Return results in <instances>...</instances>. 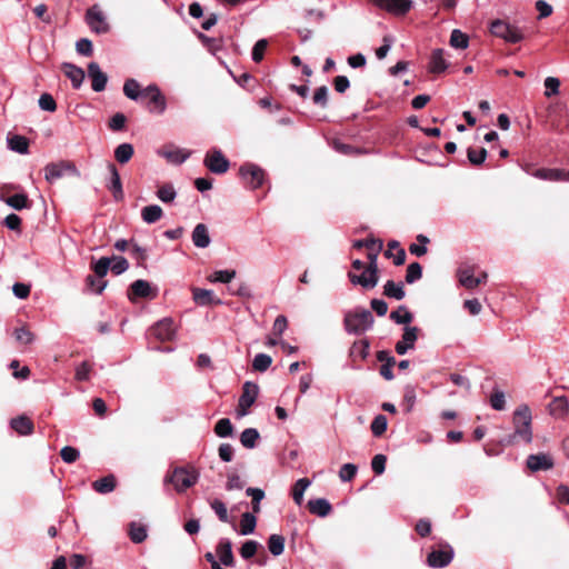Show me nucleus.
<instances>
[{
  "label": "nucleus",
  "instance_id": "f257e3e1",
  "mask_svg": "<svg viewBox=\"0 0 569 569\" xmlns=\"http://www.w3.org/2000/svg\"><path fill=\"white\" fill-rule=\"evenodd\" d=\"M531 420L530 408L527 405H520L513 412L512 422L515 431L507 440V443L517 441L530 443L532 441Z\"/></svg>",
  "mask_w": 569,
  "mask_h": 569
},
{
  "label": "nucleus",
  "instance_id": "f03ea898",
  "mask_svg": "<svg viewBox=\"0 0 569 569\" xmlns=\"http://www.w3.org/2000/svg\"><path fill=\"white\" fill-rule=\"evenodd\" d=\"M373 325V316L366 308H355L345 313L343 327L349 335H362Z\"/></svg>",
  "mask_w": 569,
  "mask_h": 569
},
{
  "label": "nucleus",
  "instance_id": "7ed1b4c3",
  "mask_svg": "<svg viewBox=\"0 0 569 569\" xmlns=\"http://www.w3.org/2000/svg\"><path fill=\"white\" fill-rule=\"evenodd\" d=\"M198 479L199 472L194 469L177 467L166 477L164 481L172 483L178 492H182L196 485Z\"/></svg>",
  "mask_w": 569,
  "mask_h": 569
},
{
  "label": "nucleus",
  "instance_id": "20e7f679",
  "mask_svg": "<svg viewBox=\"0 0 569 569\" xmlns=\"http://www.w3.org/2000/svg\"><path fill=\"white\" fill-rule=\"evenodd\" d=\"M490 32L495 37L501 38L508 43H518L525 38L520 28L501 19H496L490 23Z\"/></svg>",
  "mask_w": 569,
  "mask_h": 569
},
{
  "label": "nucleus",
  "instance_id": "39448f33",
  "mask_svg": "<svg viewBox=\"0 0 569 569\" xmlns=\"http://www.w3.org/2000/svg\"><path fill=\"white\" fill-rule=\"evenodd\" d=\"M258 395L259 387L257 383L251 381H246L243 383L242 393L236 409L237 418L246 417L249 413V409L256 402Z\"/></svg>",
  "mask_w": 569,
  "mask_h": 569
},
{
  "label": "nucleus",
  "instance_id": "423d86ee",
  "mask_svg": "<svg viewBox=\"0 0 569 569\" xmlns=\"http://www.w3.org/2000/svg\"><path fill=\"white\" fill-rule=\"evenodd\" d=\"M86 22L90 30L97 34H104L110 30L107 17L98 4H94L87 10Z\"/></svg>",
  "mask_w": 569,
  "mask_h": 569
},
{
  "label": "nucleus",
  "instance_id": "0eeeda50",
  "mask_svg": "<svg viewBox=\"0 0 569 569\" xmlns=\"http://www.w3.org/2000/svg\"><path fill=\"white\" fill-rule=\"evenodd\" d=\"M453 556V548L448 542H441L438 549L429 552L427 563L431 568H445L452 561Z\"/></svg>",
  "mask_w": 569,
  "mask_h": 569
},
{
  "label": "nucleus",
  "instance_id": "6e6552de",
  "mask_svg": "<svg viewBox=\"0 0 569 569\" xmlns=\"http://www.w3.org/2000/svg\"><path fill=\"white\" fill-rule=\"evenodd\" d=\"M239 172L251 189H258L262 186L266 173L259 166L247 162L240 167Z\"/></svg>",
  "mask_w": 569,
  "mask_h": 569
},
{
  "label": "nucleus",
  "instance_id": "1a4fd4ad",
  "mask_svg": "<svg viewBox=\"0 0 569 569\" xmlns=\"http://www.w3.org/2000/svg\"><path fill=\"white\" fill-rule=\"evenodd\" d=\"M204 166L216 174H222L229 169V160L219 149H212L206 154Z\"/></svg>",
  "mask_w": 569,
  "mask_h": 569
},
{
  "label": "nucleus",
  "instance_id": "9d476101",
  "mask_svg": "<svg viewBox=\"0 0 569 569\" xmlns=\"http://www.w3.org/2000/svg\"><path fill=\"white\" fill-rule=\"evenodd\" d=\"M107 169L109 172V179L106 182V187L112 193V197L116 201H121L124 198V193L119 171L117 167L111 162L108 163Z\"/></svg>",
  "mask_w": 569,
  "mask_h": 569
},
{
  "label": "nucleus",
  "instance_id": "9b49d317",
  "mask_svg": "<svg viewBox=\"0 0 569 569\" xmlns=\"http://www.w3.org/2000/svg\"><path fill=\"white\" fill-rule=\"evenodd\" d=\"M149 332L160 341H169L173 339L176 335V328L171 319L164 318L153 325Z\"/></svg>",
  "mask_w": 569,
  "mask_h": 569
},
{
  "label": "nucleus",
  "instance_id": "f8f14e48",
  "mask_svg": "<svg viewBox=\"0 0 569 569\" xmlns=\"http://www.w3.org/2000/svg\"><path fill=\"white\" fill-rule=\"evenodd\" d=\"M348 278L352 284L361 286L363 289H373L379 282V274L369 271L368 268H366L360 274L349 271Z\"/></svg>",
  "mask_w": 569,
  "mask_h": 569
},
{
  "label": "nucleus",
  "instance_id": "ddd939ff",
  "mask_svg": "<svg viewBox=\"0 0 569 569\" xmlns=\"http://www.w3.org/2000/svg\"><path fill=\"white\" fill-rule=\"evenodd\" d=\"M88 76L91 79V88L94 92H101L106 89L108 77L97 62L88 64Z\"/></svg>",
  "mask_w": 569,
  "mask_h": 569
},
{
  "label": "nucleus",
  "instance_id": "4468645a",
  "mask_svg": "<svg viewBox=\"0 0 569 569\" xmlns=\"http://www.w3.org/2000/svg\"><path fill=\"white\" fill-rule=\"evenodd\" d=\"M419 328L417 327H405L402 340L396 343V352L400 356L407 353L409 349H413L415 342L418 339Z\"/></svg>",
  "mask_w": 569,
  "mask_h": 569
},
{
  "label": "nucleus",
  "instance_id": "2eb2a0df",
  "mask_svg": "<svg viewBox=\"0 0 569 569\" xmlns=\"http://www.w3.org/2000/svg\"><path fill=\"white\" fill-rule=\"evenodd\" d=\"M191 291L192 299L197 306L207 307L222 305V300L217 298L212 290L193 287Z\"/></svg>",
  "mask_w": 569,
  "mask_h": 569
},
{
  "label": "nucleus",
  "instance_id": "dca6fc26",
  "mask_svg": "<svg viewBox=\"0 0 569 569\" xmlns=\"http://www.w3.org/2000/svg\"><path fill=\"white\" fill-rule=\"evenodd\" d=\"M216 553L220 563L226 567L234 566V556L232 552V542L228 538H221L216 547Z\"/></svg>",
  "mask_w": 569,
  "mask_h": 569
},
{
  "label": "nucleus",
  "instance_id": "f3484780",
  "mask_svg": "<svg viewBox=\"0 0 569 569\" xmlns=\"http://www.w3.org/2000/svg\"><path fill=\"white\" fill-rule=\"evenodd\" d=\"M372 1L378 7L385 9L389 12L396 13V14L407 13L412 6L411 0H372Z\"/></svg>",
  "mask_w": 569,
  "mask_h": 569
},
{
  "label": "nucleus",
  "instance_id": "a211bd4d",
  "mask_svg": "<svg viewBox=\"0 0 569 569\" xmlns=\"http://www.w3.org/2000/svg\"><path fill=\"white\" fill-rule=\"evenodd\" d=\"M128 297L130 300L133 298H154L156 292L147 280H136L130 284Z\"/></svg>",
  "mask_w": 569,
  "mask_h": 569
},
{
  "label": "nucleus",
  "instance_id": "6ab92c4d",
  "mask_svg": "<svg viewBox=\"0 0 569 569\" xmlns=\"http://www.w3.org/2000/svg\"><path fill=\"white\" fill-rule=\"evenodd\" d=\"M527 467L533 472L545 471L553 467V460L547 453L529 455L527 458Z\"/></svg>",
  "mask_w": 569,
  "mask_h": 569
},
{
  "label": "nucleus",
  "instance_id": "aec40b11",
  "mask_svg": "<svg viewBox=\"0 0 569 569\" xmlns=\"http://www.w3.org/2000/svg\"><path fill=\"white\" fill-rule=\"evenodd\" d=\"M74 166L70 162L61 161L58 163H49L44 168V177L48 182L60 179L66 170H74Z\"/></svg>",
  "mask_w": 569,
  "mask_h": 569
},
{
  "label": "nucleus",
  "instance_id": "412c9836",
  "mask_svg": "<svg viewBox=\"0 0 569 569\" xmlns=\"http://www.w3.org/2000/svg\"><path fill=\"white\" fill-rule=\"evenodd\" d=\"M143 93L144 96L150 97V103L154 106L158 113L161 114L164 112L167 108L166 98L157 84H149L147 88L143 89Z\"/></svg>",
  "mask_w": 569,
  "mask_h": 569
},
{
  "label": "nucleus",
  "instance_id": "4be33fe9",
  "mask_svg": "<svg viewBox=\"0 0 569 569\" xmlns=\"http://www.w3.org/2000/svg\"><path fill=\"white\" fill-rule=\"evenodd\" d=\"M449 63L445 59V51L443 49H435L432 50L430 54L429 60V72L431 73H441L445 72L448 68Z\"/></svg>",
  "mask_w": 569,
  "mask_h": 569
},
{
  "label": "nucleus",
  "instance_id": "5701e85b",
  "mask_svg": "<svg viewBox=\"0 0 569 569\" xmlns=\"http://www.w3.org/2000/svg\"><path fill=\"white\" fill-rule=\"evenodd\" d=\"M191 239L197 248L204 249L209 247L211 239L207 226L198 223L192 230Z\"/></svg>",
  "mask_w": 569,
  "mask_h": 569
},
{
  "label": "nucleus",
  "instance_id": "b1692460",
  "mask_svg": "<svg viewBox=\"0 0 569 569\" xmlns=\"http://www.w3.org/2000/svg\"><path fill=\"white\" fill-rule=\"evenodd\" d=\"M62 70L68 79H70L72 87L74 89H79L84 79V71L72 63L64 62L62 64Z\"/></svg>",
  "mask_w": 569,
  "mask_h": 569
},
{
  "label": "nucleus",
  "instance_id": "393cba45",
  "mask_svg": "<svg viewBox=\"0 0 569 569\" xmlns=\"http://www.w3.org/2000/svg\"><path fill=\"white\" fill-rule=\"evenodd\" d=\"M549 413L557 418L562 419L569 411V403L566 397H555L548 406Z\"/></svg>",
  "mask_w": 569,
  "mask_h": 569
},
{
  "label": "nucleus",
  "instance_id": "a878e982",
  "mask_svg": "<svg viewBox=\"0 0 569 569\" xmlns=\"http://www.w3.org/2000/svg\"><path fill=\"white\" fill-rule=\"evenodd\" d=\"M532 176L550 181L569 180V172L559 169H537Z\"/></svg>",
  "mask_w": 569,
  "mask_h": 569
},
{
  "label": "nucleus",
  "instance_id": "bb28decb",
  "mask_svg": "<svg viewBox=\"0 0 569 569\" xmlns=\"http://www.w3.org/2000/svg\"><path fill=\"white\" fill-rule=\"evenodd\" d=\"M159 154L167 159L170 163L181 164L189 158L190 152H184L179 148H164L159 151Z\"/></svg>",
  "mask_w": 569,
  "mask_h": 569
},
{
  "label": "nucleus",
  "instance_id": "cd10ccee",
  "mask_svg": "<svg viewBox=\"0 0 569 569\" xmlns=\"http://www.w3.org/2000/svg\"><path fill=\"white\" fill-rule=\"evenodd\" d=\"M308 509L312 515H317L323 518L331 512L332 507L327 499L317 498L308 501Z\"/></svg>",
  "mask_w": 569,
  "mask_h": 569
},
{
  "label": "nucleus",
  "instance_id": "c85d7f7f",
  "mask_svg": "<svg viewBox=\"0 0 569 569\" xmlns=\"http://www.w3.org/2000/svg\"><path fill=\"white\" fill-rule=\"evenodd\" d=\"M458 277L460 284L466 289H473L482 282V279L473 276V269L471 267L459 269Z\"/></svg>",
  "mask_w": 569,
  "mask_h": 569
},
{
  "label": "nucleus",
  "instance_id": "c756f323",
  "mask_svg": "<svg viewBox=\"0 0 569 569\" xmlns=\"http://www.w3.org/2000/svg\"><path fill=\"white\" fill-rule=\"evenodd\" d=\"M10 426L21 436H29L33 432V422L26 416L11 419Z\"/></svg>",
  "mask_w": 569,
  "mask_h": 569
},
{
  "label": "nucleus",
  "instance_id": "7c9ffc66",
  "mask_svg": "<svg viewBox=\"0 0 569 569\" xmlns=\"http://www.w3.org/2000/svg\"><path fill=\"white\" fill-rule=\"evenodd\" d=\"M94 491L101 495L110 493L116 488V478L113 475H108L92 483Z\"/></svg>",
  "mask_w": 569,
  "mask_h": 569
},
{
  "label": "nucleus",
  "instance_id": "2f4dec72",
  "mask_svg": "<svg viewBox=\"0 0 569 569\" xmlns=\"http://www.w3.org/2000/svg\"><path fill=\"white\" fill-rule=\"evenodd\" d=\"M8 147L10 150L20 154L28 153L29 141L26 137L14 134L7 138Z\"/></svg>",
  "mask_w": 569,
  "mask_h": 569
},
{
  "label": "nucleus",
  "instance_id": "473e14b6",
  "mask_svg": "<svg viewBox=\"0 0 569 569\" xmlns=\"http://www.w3.org/2000/svg\"><path fill=\"white\" fill-rule=\"evenodd\" d=\"M268 550L274 557H279L284 551L286 539L282 535L272 533L268 538Z\"/></svg>",
  "mask_w": 569,
  "mask_h": 569
},
{
  "label": "nucleus",
  "instance_id": "72a5a7b5",
  "mask_svg": "<svg viewBox=\"0 0 569 569\" xmlns=\"http://www.w3.org/2000/svg\"><path fill=\"white\" fill-rule=\"evenodd\" d=\"M162 214H163V211H162L161 207L158 204H150V206L143 207L141 210L142 220L149 224L154 223L158 220H160Z\"/></svg>",
  "mask_w": 569,
  "mask_h": 569
},
{
  "label": "nucleus",
  "instance_id": "f704fd0d",
  "mask_svg": "<svg viewBox=\"0 0 569 569\" xmlns=\"http://www.w3.org/2000/svg\"><path fill=\"white\" fill-rule=\"evenodd\" d=\"M383 295L388 298L396 300H402L406 296L403 284L401 282L396 283L392 280H388L383 286Z\"/></svg>",
  "mask_w": 569,
  "mask_h": 569
},
{
  "label": "nucleus",
  "instance_id": "c9c22d12",
  "mask_svg": "<svg viewBox=\"0 0 569 569\" xmlns=\"http://www.w3.org/2000/svg\"><path fill=\"white\" fill-rule=\"evenodd\" d=\"M260 438L259 431L256 428H247L240 435V442L247 449H253Z\"/></svg>",
  "mask_w": 569,
  "mask_h": 569
},
{
  "label": "nucleus",
  "instance_id": "e433bc0d",
  "mask_svg": "<svg viewBox=\"0 0 569 569\" xmlns=\"http://www.w3.org/2000/svg\"><path fill=\"white\" fill-rule=\"evenodd\" d=\"M257 526V518L251 512H244L241 516L239 533L248 536L254 532Z\"/></svg>",
  "mask_w": 569,
  "mask_h": 569
},
{
  "label": "nucleus",
  "instance_id": "4c0bfd02",
  "mask_svg": "<svg viewBox=\"0 0 569 569\" xmlns=\"http://www.w3.org/2000/svg\"><path fill=\"white\" fill-rule=\"evenodd\" d=\"M123 93L131 100H138L140 96H144L143 90H140V83L136 79H127L123 84Z\"/></svg>",
  "mask_w": 569,
  "mask_h": 569
},
{
  "label": "nucleus",
  "instance_id": "58836bf2",
  "mask_svg": "<svg viewBox=\"0 0 569 569\" xmlns=\"http://www.w3.org/2000/svg\"><path fill=\"white\" fill-rule=\"evenodd\" d=\"M311 485V481L308 478H301L296 481L292 487V499L293 501L300 506L303 501V495L307 488Z\"/></svg>",
  "mask_w": 569,
  "mask_h": 569
},
{
  "label": "nucleus",
  "instance_id": "ea45409f",
  "mask_svg": "<svg viewBox=\"0 0 569 569\" xmlns=\"http://www.w3.org/2000/svg\"><path fill=\"white\" fill-rule=\"evenodd\" d=\"M133 152L134 150L132 144L124 142L116 148L114 158L119 163L124 164L132 158Z\"/></svg>",
  "mask_w": 569,
  "mask_h": 569
},
{
  "label": "nucleus",
  "instance_id": "a19ab883",
  "mask_svg": "<svg viewBox=\"0 0 569 569\" xmlns=\"http://www.w3.org/2000/svg\"><path fill=\"white\" fill-rule=\"evenodd\" d=\"M210 507L221 522H230L233 529L237 528L236 523L231 522L229 519L228 510L224 502H222L219 499H213L212 501H210Z\"/></svg>",
  "mask_w": 569,
  "mask_h": 569
},
{
  "label": "nucleus",
  "instance_id": "79ce46f5",
  "mask_svg": "<svg viewBox=\"0 0 569 569\" xmlns=\"http://www.w3.org/2000/svg\"><path fill=\"white\" fill-rule=\"evenodd\" d=\"M390 319L398 325H408L412 321L413 316L406 306L399 308L390 313Z\"/></svg>",
  "mask_w": 569,
  "mask_h": 569
},
{
  "label": "nucleus",
  "instance_id": "37998d69",
  "mask_svg": "<svg viewBox=\"0 0 569 569\" xmlns=\"http://www.w3.org/2000/svg\"><path fill=\"white\" fill-rule=\"evenodd\" d=\"M449 43L455 49H467L469 46V38L459 29L452 30Z\"/></svg>",
  "mask_w": 569,
  "mask_h": 569
},
{
  "label": "nucleus",
  "instance_id": "c03bdc74",
  "mask_svg": "<svg viewBox=\"0 0 569 569\" xmlns=\"http://www.w3.org/2000/svg\"><path fill=\"white\" fill-rule=\"evenodd\" d=\"M157 197L160 201L170 203L176 199L177 191L171 183H164L158 188Z\"/></svg>",
  "mask_w": 569,
  "mask_h": 569
},
{
  "label": "nucleus",
  "instance_id": "a18cd8bd",
  "mask_svg": "<svg viewBox=\"0 0 569 569\" xmlns=\"http://www.w3.org/2000/svg\"><path fill=\"white\" fill-rule=\"evenodd\" d=\"M4 202L16 209V210H22L24 208H29V199L26 193H14L10 197H8Z\"/></svg>",
  "mask_w": 569,
  "mask_h": 569
},
{
  "label": "nucleus",
  "instance_id": "49530a36",
  "mask_svg": "<svg viewBox=\"0 0 569 569\" xmlns=\"http://www.w3.org/2000/svg\"><path fill=\"white\" fill-rule=\"evenodd\" d=\"M214 432L220 438L231 437L233 435V426L228 418L220 419L214 427Z\"/></svg>",
  "mask_w": 569,
  "mask_h": 569
},
{
  "label": "nucleus",
  "instance_id": "de8ad7c7",
  "mask_svg": "<svg viewBox=\"0 0 569 569\" xmlns=\"http://www.w3.org/2000/svg\"><path fill=\"white\" fill-rule=\"evenodd\" d=\"M84 282H86V289L91 292H94L97 295L102 293V291L104 290V288L107 286L106 281H103L100 278L92 276V274H88Z\"/></svg>",
  "mask_w": 569,
  "mask_h": 569
},
{
  "label": "nucleus",
  "instance_id": "09e8293b",
  "mask_svg": "<svg viewBox=\"0 0 569 569\" xmlns=\"http://www.w3.org/2000/svg\"><path fill=\"white\" fill-rule=\"evenodd\" d=\"M129 536L132 542L141 543L147 538L146 527L136 522L130 523Z\"/></svg>",
  "mask_w": 569,
  "mask_h": 569
},
{
  "label": "nucleus",
  "instance_id": "8fccbe9b",
  "mask_svg": "<svg viewBox=\"0 0 569 569\" xmlns=\"http://www.w3.org/2000/svg\"><path fill=\"white\" fill-rule=\"evenodd\" d=\"M272 363V358L267 353H258L252 361V368L256 371L264 372Z\"/></svg>",
  "mask_w": 569,
  "mask_h": 569
},
{
  "label": "nucleus",
  "instance_id": "3c124183",
  "mask_svg": "<svg viewBox=\"0 0 569 569\" xmlns=\"http://www.w3.org/2000/svg\"><path fill=\"white\" fill-rule=\"evenodd\" d=\"M369 348H370V343L367 339L356 341V342H353V345L350 349V355L358 356L361 359H366L369 355Z\"/></svg>",
  "mask_w": 569,
  "mask_h": 569
},
{
  "label": "nucleus",
  "instance_id": "603ef678",
  "mask_svg": "<svg viewBox=\"0 0 569 569\" xmlns=\"http://www.w3.org/2000/svg\"><path fill=\"white\" fill-rule=\"evenodd\" d=\"M236 270H218L209 276L210 282L229 283L236 277Z\"/></svg>",
  "mask_w": 569,
  "mask_h": 569
},
{
  "label": "nucleus",
  "instance_id": "864d4df0",
  "mask_svg": "<svg viewBox=\"0 0 569 569\" xmlns=\"http://www.w3.org/2000/svg\"><path fill=\"white\" fill-rule=\"evenodd\" d=\"M417 241L419 242V244L418 243H411L409 246V252L411 254L417 256V257H421V256L427 253L426 244L429 242V238L426 237L425 234H418L417 236Z\"/></svg>",
  "mask_w": 569,
  "mask_h": 569
},
{
  "label": "nucleus",
  "instance_id": "5fc2aeb1",
  "mask_svg": "<svg viewBox=\"0 0 569 569\" xmlns=\"http://www.w3.org/2000/svg\"><path fill=\"white\" fill-rule=\"evenodd\" d=\"M422 277V267L419 262H411L407 267V273H406V282L407 283H415Z\"/></svg>",
  "mask_w": 569,
  "mask_h": 569
},
{
  "label": "nucleus",
  "instance_id": "6e6d98bb",
  "mask_svg": "<svg viewBox=\"0 0 569 569\" xmlns=\"http://www.w3.org/2000/svg\"><path fill=\"white\" fill-rule=\"evenodd\" d=\"M467 157L471 164L480 166L487 158V150L485 148H480L478 150L469 148L467 151Z\"/></svg>",
  "mask_w": 569,
  "mask_h": 569
},
{
  "label": "nucleus",
  "instance_id": "4d7b16f0",
  "mask_svg": "<svg viewBox=\"0 0 569 569\" xmlns=\"http://www.w3.org/2000/svg\"><path fill=\"white\" fill-rule=\"evenodd\" d=\"M388 420L386 416L378 415L375 417V419L371 422V431L375 437H380L383 435V432L387 430Z\"/></svg>",
  "mask_w": 569,
  "mask_h": 569
},
{
  "label": "nucleus",
  "instance_id": "13d9d810",
  "mask_svg": "<svg viewBox=\"0 0 569 569\" xmlns=\"http://www.w3.org/2000/svg\"><path fill=\"white\" fill-rule=\"evenodd\" d=\"M111 259L108 257H102L98 261H96L92 266V270L94 271L96 277L103 278L108 270L110 269Z\"/></svg>",
  "mask_w": 569,
  "mask_h": 569
},
{
  "label": "nucleus",
  "instance_id": "bf43d9fd",
  "mask_svg": "<svg viewBox=\"0 0 569 569\" xmlns=\"http://www.w3.org/2000/svg\"><path fill=\"white\" fill-rule=\"evenodd\" d=\"M111 259L112 264H110L111 271L119 276L128 270L129 262L124 257L121 256H113Z\"/></svg>",
  "mask_w": 569,
  "mask_h": 569
},
{
  "label": "nucleus",
  "instance_id": "052dcab7",
  "mask_svg": "<svg viewBox=\"0 0 569 569\" xmlns=\"http://www.w3.org/2000/svg\"><path fill=\"white\" fill-rule=\"evenodd\" d=\"M259 547L261 546L258 541L247 540L240 548V555L243 559H250L256 555Z\"/></svg>",
  "mask_w": 569,
  "mask_h": 569
},
{
  "label": "nucleus",
  "instance_id": "680f3d73",
  "mask_svg": "<svg viewBox=\"0 0 569 569\" xmlns=\"http://www.w3.org/2000/svg\"><path fill=\"white\" fill-rule=\"evenodd\" d=\"M328 88L326 86H321L316 89L312 101L315 104L320 106L322 109L328 106Z\"/></svg>",
  "mask_w": 569,
  "mask_h": 569
},
{
  "label": "nucleus",
  "instance_id": "e2e57ef3",
  "mask_svg": "<svg viewBox=\"0 0 569 569\" xmlns=\"http://www.w3.org/2000/svg\"><path fill=\"white\" fill-rule=\"evenodd\" d=\"M358 471V467L353 463H345L340 471H339V478L343 482L351 481Z\"/></svg>",
  "mask_w": 569,
  "mask_h": 569
},
{
  "label": "nucleus",
  "instance_id": "0e129e2a",
  "mask_svg": "<svg viewBox=\"0 0 569 569\" xmlns=\"http://www.w3.org/2000/svg\"><path fill=\"white\" fill-rule=\"evenodd\" d=\"M560 80L556 77H547L545 79V96L550 98L559 93Z\"/></svg>",
  "mask_w": 569,
  "mask_h": 569
},
{
  "label": "nucleus",
  "instance_id": "69168bd1",
  "mask_svg": "<svg viewBox=\"0 0 569 569\" xmlns=\"http://www.w3.org/2000/svg\"><path fill=\"white\" fill-rule=\"evenodd\" d=\"M267 47L268 41L266 39H260L254 43L251 52V57L254 62H260L263 59Z\"/></svg>",
  "mask_w": 569,
  "mask_h": 569
},
{
  "label": "nucleus",
  "instance_id": "338daca9",
  "mask_svg": "<svg viewBox=\"0 0 569 569\" xmlns=\"http://www.w3.org/2000/svg\"><path fill=\"white\" fill-rule=\"evenodd\" d=\"M38 102L40 109L43 111L53 112L57 109V103L50 93H42Z\"/></svg>",
  "mask_w": 569,
  "mask_h": 569
},
{
  "label": "nucleus",
  "instance_id": "774afa93",
  "mask_svg": "<svg viewBox=\"0 0 569 569\" xmlns=\"http://www.w3.org/2000/svg\"><path fill=\"white\" fill-rule=\"evenodd\" d=\"M60 456L66 463H72L79 458L80 452L74 447L66 446L61 449Z\"/></svg>",
  "mask_w": 569,
  "mask_h": 569
}]
</instances>
